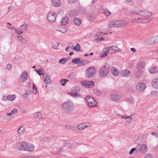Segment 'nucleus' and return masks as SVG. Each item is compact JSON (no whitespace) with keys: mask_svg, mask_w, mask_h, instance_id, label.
Listing matches in <instances>:
<instances>
[{"mask_svg":"<svg viewBox=\"0 0 158 158\" xmlns=\"http://www.w3.org/2000/svg\"><path fill=\"white\" fill-rule=\"evenodd\" d=\"M131 50L134 53H135L136 52V50L134 48H131Z\"/></svg>","mask_w":158,"mask_h":158,"instance_id":"338daca9","label":"nucleus"},{"mask_svg":"<svg viewBox=\"0 0 158 158\" xmlns=\"http://www.w3.org/2000/svg\"><path fill=\"white\" fill-rule=\"evenodd\" d=\"M61 107L64 111L66 112L70 113L73 110L74 106L72 101L69 100L63 102Z\"/></svg>","mask_w":158,"mask_h":158,"instance_id":"f257e3e1","label":"nucleus"},{"mask_svg":"<svg viewBox=\"0 0 158 158\" xmlns=\"http://www.w3.org/2000/svg\"><path fill=\"white\" fill-rule=\"evenodd\" d=\"M68 2L70 4H73L75 3L76 1L77 0H68Z\"/></svg>","mask_w":158,"mask_h":158,"instance_id":"bf43d9fd","label":"nucleus"},{"mask_svg":"<svg viewBox=\"0 0 158 158\" xmlns=\"http://www.w3.org/2000/svg\"><path fill=\"white\" fill-rule=\"evenodd\" d=\"M95 18V15L94 14H89L87 16L88 19L90 21L93 20Z\"/></svg>","mask_w":158,"mask_h":158,"instance_id":"2f4dec72","label":"nucleus"},{"mask_svg":"<svg viewBox=\"0 0 158 158\" xmlns=\"http://www.w3.org/2000/svg\"><path fill=\"white\" fill-rule=\"evenodd\" d=\"M144 158H153V157L151 154L148 153L145 155Z\"/></svg>","mask_w":158,"mask_h":158,"instance_id":"a18cd8bd","label":"nucleus"},{"mask_svg":"<svg viewBox=\"0 0 158 158\" xmlns=\"http://www.w3.org/2000/svg\"><path fill=\"white\" fill-rule=\"evenodd\" d=\"M80 88L76 86L72 88L69 94L73 97H80L81 96L79 93Z\"/></svg>","mask_w":158,"mask_h":158,"instance_id":"423d86ee","label":"nucleus"},{"mask_svg":"<svg viewBox=\"0 0 158 158\" xmlns=\"http://www.w3.org/2000/svg\"><path fill=\"white\" fill-rule=\"evenodd\" d=\"M68 60L66 59L65 58H62L60 60H59V62L60 63H61L62 64H64L66 63Z\"/></svg>","mask_w":158,"mask_h":158,"instance_id":"ea45409f","label":"nucleus"},{"mask_svg":"<svg viewBox=\"0 0 158 158\" xmlns=\"http://www.w3.org/2000/svg\"><path fill=\"white\" fill-rule=\"evenodd\" d=\"M148 149V147L145 144H142L141 145L139 149H138L136 152H138L139 151L141 153L145 154L146 152Z\"/></svg>","mask_w":158,"mask_h":158,"instance_id":"2eb2a0df","label":"nucleus"},{"mask_svg":"<svg viewBox=\"0 0 158 158\" xmlns=\"http://www.w3.org/2000/svg\"><path fill=\"white\" fill-rule=\"evenodd\" d=\"M27 86L28 88H30L31 86V82L29 81L27 82Z\"/></svg>","mask_w":158,"mask_h":158,"instance_id":"680f3d73","label":"nucleus"},{"mask_svg":"<svg viewBox=\"0 0 158 158\" xmlns=\"http://www.w3.org/2000/svg\"><path fill=\"white\" fill-rule=\"evenodd\" d=\"M144 43L148 45H152L158 43V35L148 38L144 41Z\"/></svg>","mask_w":158,"mask_h":158,"instance_id":"20e7f679","label":"nucleus"},{"mask_svg":"<svg viewBox=\"0 0 158 158\" xmlns=\"http://www.w3.org/2000/svg\"><path fill=\"white\" fill-rule=\"evenodd\" d=\"M19 29L21 31V33L25 32L27 30L28 25L26 24H24L20 27Z\"/></svg>","mask_w":158,"mask_h":158,"instance_id":"4be33fe9","label":"nucleus"},{"mask_svg":"<svg viewBox=\"0 0 158 158\" xmlns=\"http://www.w3.org/2000/svg\"><path fill=\"white\" fill-rule=\"evenodd\" d=\"M28 96V93H26L25 94L23 95V97L24 98H27Z\"/></svg>","mask_w":158,"mask_h":158,"instance_id":"774afa93","label":"nucleus"},{"mask_svg":"<svg viewBox=\"0 0 158 158\" xmlns=\"http://www.w3.org/2000/svg\"><path fill=\"white\" fill-rule=\"evenodd\" d=\"M151 21L150 17H146L145 18H138L133 19H132V22L134 23H146Z\"/></svg>","mask_w":158,"mask_h":158,"instance_id":"0eeeda50","label":"nucleus"},{"mask_svg":"<svg viewBox=\"0 0 158 158\" xmlns=\"http://www.w3.org/2000/svg\"><path fill=\"white\" fill-rule=\"evenodd\" d=\"M52 3L53 6L57 7L60 6L61 3L60 0H52Z\"/></svg>","mask_w":158,"mask_h":158,"instance_id":"b1692460","label":"nucleus"},{"mask_svg":"<svg viewBox=\"0 0 158 158\" xmlns=\"http://www.w3.org/2000/svg\"><path fill=\"white\" fill-rule=\"evenodd\" d=\"M87 102V105L90 108L95 107L96 105L97 102L92 97L86 96L85 98Z\"/></svg>","mask_w":158,"mask_h":158,"instance_id":"39448f33","label":"nucleus"},{"mask_svg":"<svg viewBox=\"0 0 158 158\" xmlns=\"http://www.w3.org/2000/svg\"><path fill=\"white\" fill-rule=\"evenodd\" d=\"M65 127L66 128L69 129H70L72 130H74L75 129H76V128L75 127L73 126H71L69 125H67L65 126Z\"/></svg>","mask_w":158,"mask_h":158,"instance_id":"37998d69","label":"nucleus"},{"mask_svg":"<svg viewBox=\"0 0 158 158\" xmlns=\"http://www.w3.org/2000/svg\"><path fill=\"white\" fill-rule=\"evenodd\" d=\"M12 68V65L8 64L6 65V69L8 70H10Z\"/></svg>","mask_w":158,"mask_h":158,"instance_id":"4d7b16f0","label":"nucleus"},{"mask_svg":"<svg viewBox=\"0 0 158 158\" xmlns=\"http://www.w3.org/2000/svg\"><path fill=\"white\" fill-rule=\"evenodd\" d=\"M72 62L73 64H79V65H81L82 62V61L81 60L80 58H77L73 59L72 60Z\"/></svg>","mask_w":158,"mask_h":158,"instance_id":"cd10ccee","label":"nucleus"},{"mask_svg":"<svg viewBox=\"0 0 158 158\" xmlns=\"http://www.w3.org/2000/svg\"><path fill=\"white\" fill-rule=\"evenodd\" d=\"M146 87L145 84L143 83H139L136 85V89L139 92H143Z\"/></svg>","mask_w":158,"mask_h":158,"instance_id":"9d476101","label":"nucleus"},{"mask_svg":"<svg viewBox=\"0 0 158 158\" xmlns=\"http://www.w3.org/2000/svg\"><path fill=\"white\" fill-rule=\"evenodd\" d=\"M69 19L68 17H65L63 18L60 23L62 25H65L69 23Z\"/></svg>","mask_w":158,"mask_h":158,"instance_id":"bb28decb","label":"nucleus"},{"mask_svg":"<svg viewBox=\"0 0 158 158\" xmlns=\"http://www.w3.org/2000/svg\"><path fill=\"white\" fill-rule=\"evenodd\" d=\"M150 95L152 97L156 98L158 97V93L156 90H154L151 92Z\"/></svg>","mask_w":158,"mask_h":158,"instance_id":"72a5a7b5","label":"nucleus"},{"mask_svg":"<svg viewBox=\"0 0 158 158\" xmlns=\"http://www.w3.org/2000/svg\"><path fill=\"white\" fill-rule=\"evenodd\" d=\"M18 134L22 135L25 132V128L24 126H21L19 127L17 130Z\"/></svg>","mask_w":158,"mask_h":158,"instance_id":"c85d7f7f","label":"nucleus"},{"mask_svg":"<svg viewBox=\"0 0 158 158\" xmlns=\"http://www.w3.org/2000/svg\"><path fill=\"white\" fill-rule=\"evenodd\" d=\"M121 97V96L120 94L116 93H113L110 95L111 98L112 100L114 101L119 100Z\"/></svg>","mask_w":158,"mask_h":158,"instance_id":"dca6fc26","label":"nucleus"},{"mask_svg":"<svg viewBox=\"0 0 158 158\" xmlns=\"http://www.w3.org/2000/svg\"><path fill=\"white\" fill-rule=\"evenodd\" d=\"M12 114H15L18 112V110L16 109H14L12 110L11 111Z\"/></svg>","mask_w":158,"mask_h":158,"instance_id":"864d4df0","label":"nucleus"},{"mask_svg":"<svg viewBox=\"0 0 158 158\" xmlns=\"http://www.w3.org/2000/svg\"><path fill=\"white\" fill-rule=\"evenodd\" d=\"M121 75L122 77H128L130 76V72L127 69H124L121 71Z\"/></svg>","mask_w":158,"mask_h":158,"instance_id":"5701e85b","label":"nucleus"},{"mask_svg":"<svg viewBox=\"0 0 158 158\" xmlns=\"http://www.w3.org/2000/svg\"><path fill=\"white\" fill-rule=\"evenodd\" d=\"M103 13L106 16H109V11L107 9H104L103 10Z\"/></svg>","mask_w":158,"mask_h":158,"instance_id":"79ce46f5","label":"nucleus"},{"mask_svg":"<svg viewBox=\"0 0 158 158\" xmlns=\"http://www.w3.org/2000/svg\"><path fill=\"white\" fill-rule=\"evenodd\" d=\"M128 23L129 22L126 21H113L109 23V28L122 27L127 25Z\"/></svg>","mask_w":158,"mask_h":158,"instance_id":"f03ea898","label":"nucleus"},{"mask_svg":"<svg viewBox=\"0 0 158 158\" xmlns=\"http://www.w3.org/2000/svg\"><path fill=\"white\" fill-rule=\"evenodd\" d=\"M154 136L156 137H157V134L156 132H152L151 133Z\"/></svg>","mask_w":158,"mask_h":158,"instance_id":"052dcab7","label":"nucleus"},{"mask_svg":"<svg viewBox=\"0 0 158 158\" xmlns=\"http://www.w3.org/2000/svg\"><path fill=\"white\" fill-rule=\"evenodd\" d=\"M56 14L54 12H50L48 15V20L50 23H53L56 21Z\"/></svg>","mask_w":158,"mask_h":158,"instance_id":"1a4fd4ad","label":"nucleus"},{"mask_svg":"<svg viewBox=\"0 0 158 158\" xmlns=\"http://www.w3.org/2000/svg\"><path fill=\"white\" fill-rule=\"evenodd\" d=\"M137 150V149L135 148H132L131 150H130L129 153L130 154H133V152L135 151V153H137L136 152V151Z\"/></svg>","mask_w":158,"mask_h":158,"instance_id":"49530a36","label":"nucleus"},{"mask_svg":"<svg viewBox=\"0 0 158 158\" xmlns=\"http://www.w3.org/2000/svg\"><path fill=\"white\" fill-rule=\"evenodd\" d=\"M125 101L128 102L130 104L134 103V98L131 97L126 98L125 99Z\"/></svg>","mask_w":158,"mask_h":158,"instance_id":"c9c22d12","label":"nucleus"},{"mask_svg":"<svg viewBox=\"0 0 158 158\" xmlns=\"http://www.w3.org/2000/svg\"><path fill=\"white\" fill-rule=\"evenodd\" d=\"M152 85L154 88L158 89V78L153 79L152 81Z\"/></svg>","mask_w":158,"mask_h":158,"instance_id":"aec40b11","label":"nucleus"},{"mask_svg":"<svg viewBox=\"0 0 158 158\" xmlns=\"http://www.w3.org/2000/svg\"><path fill=\"white\" fill-rule=\"evenodd\" d=\"M145 65V63L143 61L139 62L137 64V69L139 70L142 69L144 67Z\"/></svg>","mask_w":158,"mask_h":158,"instance_id":"a211bd4d","label":"nucleus"},{"mask_svg":"<svg viewBox=\"0 0 158 158\" xmlns=\"http://www.w3.org/2000/svg\"><path fill=\"white\" fill-rule=\"evenodd\" d=\"M15 33L18 34H20L21 33V31L20 29H19V30H17V29L15 28Z\"/></svg>","mask_w":158,"mask_h":158,"instance_id":"13d9d810","label":"nucleus"},{"mask_svg":"<svg viewBox=\"0 0 158 158\" xmlns=\"http://www.w3.org/2000/svg\"><path fill=\"white\" fill-rule=\"evenodd\" d=\"M139 9H135L131 10L129 11V14L131 15H135L139 14Z\"/></svg>","mask_w":158,"mask_h":158,"instance_id":"c756f323","label":"nucleus"},{"mask_svg":"<svg viewBox=\"0 0 158 158\" xmlns=\"http://www.w3.org/2000/svg\"><path fill=\"white\" fill-rule=\"evenodd\" d=\"M117 48L118 47L114 46H109V51L111 50V52L114 53L117 51Z\"/></svg>","mask_w":158,"mask_h":158,"instance_id":"f704fd0d","label":"nucleus"},{"mask_svg":"<svg viewBox=\"0 0 158 158\" xmlns=\"http://www.w3.org/2000/svg\"><path fill=\"white\" fill-rule=\"evenodd\" d=\"M35 70L38 73V74L40 75H41V74H42V73H40V72L43 73V72H44V70L43 69H39V70H37L35 69Z\"/></svg>","mask_w":158,"mask_h":158,"instance_id":"a19ab883","label":"nucleus"},{"mask_svg":"<svg viewBox=\"0 0 158 158\" xmlns=\"http://www.w3.org/2000/svg\"><path fill=\"white\" fill-rule=\"evenodd\" d=\"M80 45L78 43H77L76 46L73 47V50L77 52L80 51Z\"/></svg>","mask_w":158,"mask_h":158,"instance_id":"4c0bfd02","label":"nucleus"},{"mask_svg":"<svg viewBox=\"0 0 158 158\" xmlns=\"http://www.w3.org/2000/svg\"><path fill=\"white\" fill-rule=\"evenodd\" d=\"M95 94L97 96H99L100 95V93L98 90L95 89L94 91Z\"/></svg>","mask_w":158,"mask_h":158,"instance_id":"8fccbe9b","label":"nucleus"},{"mask_svg":"<svg viewBox=\"0 0 158 158\" xmlns=\"http://www.w3.org/2000/svg\"><path fill=\"white\" fill-rule=\"evenodd\" d=\"M28 73L26 72H23L21 74L20 77L23 80V82L26 81L28 78Z\"/></svg>","mask_w":158,"mask_h":158,"instance_id":"412c9836","label":"nucleus"},{"mask_svg":"<svg viewBox=\"0 0 158 158\" xmlns=\"http://www.w3.org/2000/svg\"><path fill=\"white\" fill-rule=\"evenodd\" d=\"M138 15L140 16L145 17H150L152 15V13L142 10H139Z\"/></svg>","mask_w":158,"mask_h":158,"instance_id":"ddd939ff","label":"nucleus"},{"mask_svg":"<svg viewBox=\"0 0 158 158\" xmlns=\"http://www.w3.org/2000/svg\"><path fill=\"white\" fill-rule=\"evenodd\" d=\"M108 73L109 64L107 63L100 68L99 71V74L101 76L104 77L107 75Z\"/></svg>","mask_w":158,"mask_h":158,"instance_id":"7ed1b4c3","label":"nucleus"},{"mask_svg":"<svg viewBox=\"0 0 158 158\" xmlns=\"http://www.w3.org/2000/svg\"><path fill=\"white\" fill-rule=\"evenodd\" d=\"M111 71L112 75L114 76H118L119 74V71L117 70L116 68L115 67L112 68Z\"/></svg>","mask_w":158,"mask_h":158,"instance_id":"a878e982","label":"nucleus"},{"mask_svg":"<svg viewBox=\"0 0 158 158\" xmlns=\"http://www.w3.org/2000/svg\"><path fill=\"white\" fill-rule=\"evenodd\" d=\"M35 117L38 119H40L42 117V115L41 113L39 112H37L34 114Z\"/></svg>","mask_w":158,"mask_h":158,"instance_id":"e433bc0d","label":"nucleus"},{"mask_svg":"<svg viewBox=\"0 0 158 158\" xmlns=\"http://www.w3.org/2000/svg\"><path fill=\"white\" fill-rule=\"evenodd\" d=\"M142 73V72L141 71H138L136 73L135 77L137 78H139L141 76Z\"/></svg>","mask_w":158,"mask_h":158,"instance_id":"de8ad7c7","label":"nucleus"},{"mask_svg":"<svg viewBox=\"0 0 158 158\" xmlns=\"http://www.w3.org/2000/svg\"><path fill=\"white\" fill-rule=\"evenodd\" d=\"M91 124L89 123H81L78 124L77 127L78 129L80 130H82L86 128L90 127Z\"/></svg>","mask_w":158,"mask_h":158,"instance_id":"4468645a","label":"nucleus"},{"mask_svg":"<svg viewBox=\"0 0 158 158\" xmlns=\"http://www.w3.org/2000/svg\"><path fill=\"white\" fill-rule=\"evenodd\" d=\"M149 71L152 74L156 73L158 72V67L157 66L151 67L149 69Z\"/></svg>","mask_w":158,"mask_h":158,"instance_id":"393cba45","label":"nucleus"},{"mask_svg":"<svg viewBox=\"0 0 158 158\" xmlns=\"http://www.w3.org/2000/svg\"><path fill=\"white\" fill-rule=\"evenodd\" d=\"M26 151L29 152H33L34 150L35 146L31 144L26 143Z\"/></svg>","mask_w":158,"mask_h":158,"instance_id":"f3484780","label":"nucleus"},{"mask_svg":"<svg viewBox=\"0 0 158 158\" xmlns=\"http://www.w3.org/2000/svg\"><path fill=\"white\" fill-rule=\"evenodd\" d=\"M42 75L44 77V81L46 84H48L51 82L50 77L48 76L46 73H42Z\"/></svg>","mask_w":158,"mask_h":158,"instance_id":"6ab92c4d","label":"nucleus"},{"mask_svg":"<svg viewBox=\"0 0 158 158\" xmlns=\"http://www.w3.org/2000/svg\"><path fill=\"white\" fill-rule=\"evenodd\" d=\"M8 27L9 29H11V30H15V28L14 27H11V26H8Z\"/></svg>","mask_w":158,"mask_h":158,"instance_id":"e2e57ef3","label":"nucleus"},{"mask_svg":"<svg viewBox=\"0 0 158 158\" xmlns=\"http://www.w3.org/2000/svg\"><path fill=\"white\" fill-rule=\"evenodd\" d=\"M67 31V29L66 28H64V29L62 30H61L59 31H60L62 32L63 33H65Z\"/></svg>","mask_w":158,"mask_h":158,"instance_id":"0e129e2a","label":"nucleus"},{"mask_svg":"<svg viewBox=\"0 0 158 158\" xmlns=\"http://www.w3.org/2000/svg\"><path fill=\"white\" fill-rule=\"evenodd\" d=\"M96 73L95 68L93 67L89 68L86 71V75L87 77L90 78L94 76Z\"/></svg>","mask_w":158,"mask_h":158,"instance_id":"6e6552de","label":"nucleus"},{"mask_svg":"<svg viewBox=\"0 0 158 158\" xmlns=\"http://www.w3.org/2000/svg\"><path fill=\"white\" fill-rule=\"evenodd\" d=\"M32 87L33 92L34 93V94H35L37 92L36 87L34 84H33Z\"/></svg>","mask_w":158,"mask_h":158,"instance_id":"09e8293b","label":"nucleus"},{"mask_svg":"<svg viewBox=\"0 0 158 158\" xmlns=\"http://www.w3.org/2000/svg\"><path fill=\"white\" fill-rule=\"evenodd\" d=\"M74 23L75 25L79 26L81 23V20L80 18H76L74 19Z\"/></svg>","mask_w":158,"mask_h":158,"instance_id":"473e14b6","label":"nucleus"},{"mask_svg":"<svg viewBox=\"0 0 158 158\" xmlns=\"http://www.w3.org/2000/svg\"><path fill=\"white\" fill-rule=\"evenodd\" d=\"M2 100L3 101H6L8 100V98L7 96H3L2 98Z\"/></svg>","mask_w":158,"mask_h":158,"instance_id":"603ef678","label":"nucleus"},{"mask_svg":"<svg viewBox=\"0 0 158 158\" xmlns=\"http://www.w3.org/2000/svg\"><path fill=\"white\" fill-rule=\"evenodd\" d=\"M107 50V52H104L103 54L102 55L101 54H100V55H101V57H106L107 56V52H109V47L106 48Z\"/></svg>","mask_w":158,"mask_h":158,"instance_id":"c03bdc74","label":"nucleus"},{"mask_svg":"<svg viewBox=\"0 0 158 158\" xmlns=\"http://www.w3.org/2000/svg\"><path fill=\"white\" fill-rule=\"evenodd\" d=\"M82 86L87 88H91L94 85V82L93 81H85L81 82Z\"/></svg>","mask_w":158,"mask_h":158,"instance_id":"9b49d317","label":"nucleus"},{"mask_svg":"<svg viewBox=\"0 0 158 158\" xmlns=\"http://www.w3.org/2000/svg\"><path fill=\"white\" fill-rule=\"evenodd\" d=\"M67 81V80H63L62 79L60 80V83L63 85H64V83H66Z\"/></svg>","mask_w":158,"mask_h":158,"instance_id":"6e6d98bb","label":"nucleus"},{"mask_svg":"<svg viewBox=\"0 0 158 158\" xmlns=\"http://www.w3.org/2000/svg\"><path fill=\"white\" fill-rule=\"evenodd\" d=\"M26 142H19L16 145V148L19 150L22 151H26V147L27 145Z\"/></svg>","mask_w":158,"mask_h":158,"instance_id":"f8f14e48","label":"nucleus"},{"mask_svg":"<svg viewBox=\"0 0 158 158\" xmlns=\"http://www.w3.org/2000/svg\"><path fill=\"white\" fill-rule=\"evenodd\" d=\"M18 38L20 42L22 43L25 44L27 43L26 40L24 38L21 36L18 35Z\"/></svg>","mask_w":158,"mask_h":158,"instance_id":"7c9ffc66","label":"nucleus"},{"mask_svg":"<svg viewBox=\"0 0 158 158\" xmlns=\"http://www.w3.org/2000/svg\"><path fill=\"white\" fill-rule=\"evenodd\" d=\"M81 61H82V62L81 64V65H78V66H81L82 65H84L85 64H87L89 63L88 61L87 60H81Z\"/></svg>","mask_w":158,"mask_h":158,"instance_id":"3c124183","label":"nucleus"},{"mask_svg":"<svg viewBox=\"0 0 158 158\" xmlns=\"http://www.w3.org/2000/svg\"><path fill=\"white\" fill-rule=\"evenodd\" d=\"M74 11H71L69 13V15L70 16H75V13H74Z\"/></svg>","mask_w":158,"mask_h":158,"instance_id":"5fc2aeb1","label":"nucleus"},{"mask_svg":"<svg viewBox=\"0 0 158 158\" xmlns=\"http://www.w3.org/2000/svg\"><path fill=\"white\" fill-rule=\"evenodd\" d=\"M8 100L12 101L14 100L15 98H16V95L15 94H14L13 95H8Z\"/></svg>","mask_w":158,"mask_h":158,"instance_id":"58836bf2","label":"nucleus"},{"mask_svg":"<svg viewBox=\"0 0 158 158\" xmlns=\"http://www.w3.org/2000/svg\"><path fill=\"white\" fill-rule=\"evenodd\" d=\"M121 117L122 118L124 119H127L128 118H130V117L127 116H122Z\"/></svg>","mask_w":158,"mask_h":158,"instance_id":"69168bd1","label":"nucleus"}]
</instances>
